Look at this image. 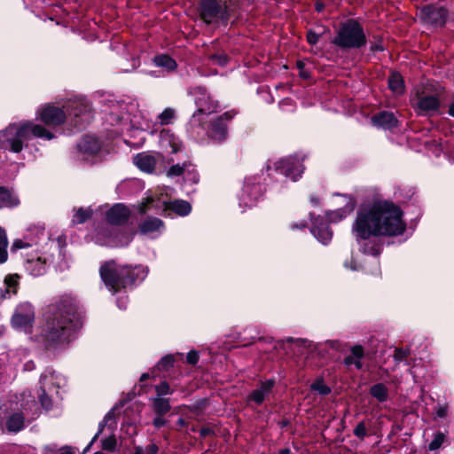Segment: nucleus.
<instances>
[{
    "instance_id": "1",
    "label": "nucleus",
    "mask_w": 454,
    "mask_h": 454,
    "mask_svg": "<svg viewBox=\"0 0 454 454\" xmlns=\"http://www.w3.org/2000/svg\"><path fill=\"white\" fill-rule=\"evenodd\" d=\"M400 206L391 200H378L364 205L356 212L352 226L360 251L378 257L383 250L381 237H396L404 233L406 223Z\"/></svg>"
},
{
    "instance_id": "23",
    "label": "nucleus",
    "mask_w": 454,
    "mask_h": 454,
    "mask_svg": "<svg viewBox=\"0 0 454 454\" xmlns=\"http://www.w3.org/2000/svg\"><path fill=\"white\" fill-rule=\"evenodd\" d=\"M5 427L9 433L17 434L20 432L26 427L24 414L21 411L12 413L7 418Z\"/></svg>"
},
{
    "instance_id": "27",
    "label": "nucleus",
    "mask_w": 454,
    "mask_h": 454,
    "mask_svg": "<svg viewBox=\"0 0 454 454\" xmlns=\"http://www.w3.org/2000/svg\"><path fill=\"white\" fill-rule=\"evenodd\" d=\"M135 233L134 231L116 230L112 247H127L133 239Z\"/></svg>"
},
{
    "instance_id": "6",
    "label": "nucleus",
    "mask_w": 454,
    "mask_h": 454,
    "mask_svg": "<svg viewBox=\"0 0 454 454\" xmlns=\"http://www.w3.org/2000/svg\"><path fill=\"white\" fill-rule=\"evenodd\" d=\"M197 12L206 25L227 27L232 11L227 0H199Z\"/></svg>"
},
{
    "instance_id": "29",
    "label": "nucleus",
    "mask_w": 454,
    "mask_h": 454,
    "mask_svg": "<svg viewBox=\"0 0 454 454\" xmlns=\"http://www.w3.org/2000/svg\"><path fill=\"white\" fill-rule=\"evenodd\" d=\"M152 408L156 415L164 416L171 410V405L168 398L166 397H153Z\"/></svg>"
},
{
    "instance_id": "15",
    "label": "nucleus",
    "mask_w": 454,
    "mask_h": 454,
    "mask_svg": "<svg viewBox=\"0 0 454 454\" xmlns=\"http://www.w3.org/2000/svg\"><path fill=\"white\" fill-rule=\"evenodd\" d=\"M195 104L198 107L197 112L200 114L213 113L217 108V103L214 101L204 86H196L194 89Z\"/></svg>"
},
{
    "instance_id": "32",
    "label": "nucleus",
    "mask_w": 454,
    "mask_h": 454,
    "mask_svg": "<svg viewBox=\"0 0 454 454\" xmlns=\"http://www.w3.org/2000/svg\"><path fill=\"white\" fill-rule=\"evenodd\" d=\"M369 393L380 403H384L388 399V389L386 385L381 382L372 385L370 387Z\"/></svg>"
},
{
    "instance_id": "10",
    "label": "nucleus",
    "mask_w": 454,
    "mask_h": 454,
    "mask_svg": "<svg viewBox=\"0 0 454 454\" xmlns=\"http://www.w3.org/2000/svg\"><path fill=\"white\" fill-rule=\"evenodd\" d=\"M411 106L418 116L430 117L434 114H442V104L437 93L429 94L418 91L416 99Z\"/></svg>"
},
{
    "instance_id": "28",
    "label": "nucleus",
    "mask_w": 454,
    "mask_h": 454,
    "mask_svg": "<svg viewBox=\"0 0 454 454\" xmlns=\"http://www.w3.org/2000/svg\"><path fill=\"white\" fill-rule=\"evenodd\" d=\"M20 204L18 197L5 186H0V208L15 207Z\"/></svg>"
},
{
    "instance_id": "33",
    "label": "nucleus",
    "mask_w": 454,
    "mask_h": 454,
    "mask_svg": "<svg viewBox=\"0 0 454 454\" xmlns=\"http://www.w3.org/2000/svg\"><path fill=\"white\" fill-rule=\"evenodd\" d=\"M8 238L6 231L0 226V264H3L8 260Z\"/></svg>"
},
{
    "instance_id": "40",
    "label": "nucleus",
    "mask_w": 454,
    "mask_h": 454,
    "mask_svg": "<svg viewBox=\"0 0 454 454\" xmlns=\"http://www.w3.org/2000/svg\"><path fill=\"white\" fill-rule=\"evenodd\" d=\"M102 450L109 452H114L117 450V440L114 434L101 440Z\"/></svg>"
},
{
    "instance_id": "48",
    "label": "nucleus",
    "mask_w": 454,
    "mask_h": 454,
    "mask_svg": "<svg viewBox=\"0 0 454 454\" xmlns=\"http://www.w3.org/2000/svg\"><path fill=\"white\" fill-rule=\"evenodd\" d=\"M411 354V351L409 348H396L395 349L394 353V359L396 362H402L405 358H407Z\"/></svg>"
},
{
    "instance_id": "61",
    "label": "nucleus",
    "mask_w": 454,
    "mask_h": 454,
    "mask_svg": "<svg viewBox=\"0 0 454 454\" xmlns=\"http://www.w3.org/2000/svg\"><path fill=\"white\" fill-rule=\"evenodd\" d=\"M286 341V342H294V341L305 342L306 340H301V339H294L293 337H288L286 340H278L277 341V345L278 346H275V348H278V347L280 348H283Z\"/></svg>"
},
{
    "instance_id": "44",
    "label": "nucleus",
    "mask_w": 454,
    "mask_h": 454,
    "mask_svg": "<svg viewBox=\"0 0 454 454\" xmlns=\"http://www.w3.org/2000/svg\"><path fill=\"white\" fill-rule=\"evenodd\" d=\"M444 439V434L438 432L435 434L434 439L429 442L428 450L431 451L438 450L442 445Z\"/></svg>"
},
{
    "instance_id": "20",
    "label": "nucleus",
    "mask_w": 454,
    "mask_h": 454,
    "mask_svg": "<svg viewBox=\"0 0 454 454\" xmlns=\"http://www.w3.org/2000/svg\"><path fill=\"white\" fill-rule=\"evenodd\" d=\"M76 148L82 154L93 156L101 150V144L96 137L87 135L77 143Z\"/></svg>"
},
{
    "instance_id": "57",
    "label": "nucleus",
    "mask_w": 454,
    "mask_h": 454,
    "mask_svg": "<svg viewBox=\"0 0 454 454\" xmlns=\"http://www.w3.org/2000/svg\"><path fill=\"white\" fill-rule=\"evenodd\" d=\"M200 435L202 438H206L207 436H215V430L209 427H203L200 429Z\"/></svg>"
},
{
    "instance_id": "52",
    "label": "nucleus",
    "mask_w": 454,
    "mask_h": 454,
    "mask_svg": "<svg viewBox=\"0 0 454 454\" xmlns=\"http://www.w3.org/2000/svg\"><path fill=\"white\" fill-rule=\"evenodd\" d=\"M159 447L155 443H151L146 446L145 451L144 452L141 448L136 450L135 454H157Z\"/></svg>"
},
{
    "instance_id": "18",
    "label": "nucleus",
    "mask_w": 454,
    "mask_h": 454,
    "mask_svg": "<svg viewBox=\"0 0 454 454\" xmlns=\"http://www.w3.org/2000/svg\"><path fill=\"white\" fill-rule=\"evenodd\" d=\"M207 137L216 143H223L228 137V125L221 119L215 118L209 121Z\"/></svg>"
},
{
    "instance_id": "3",
    "label": "nucleus",
    "mask_w": 454,
    "mask_h": 454,
    "mask_svg": "<svg viewBox=\"0 0 454 454\" xmlns=\"http://www.w3.org/2000/svg\"><path fill=\"white\" fill-rule=\"evenodd\" d=\"M142 264H119L115 260L104 262L99 268L101 280L112 294H117L139 285L148 274Z\"/></svg>"
},
{
    "instance_id": "55",
    "label": "nucleus",
    "mask_w": 454,
    "mask_h": 454,
    "mask_svg": "<svg viewBox=\"0 0 454 454\" xmlns=\"http://www.w3.org/2000/svg\"><path fill=\"white\" fill-rule=\"evenodd\" d=\"M169 145L171 148V153H177L178 152H182L184 148L183 143L176 141L174 137L169 140Z\"/></svg>"
},
{
    "instance_id": "8",
    "label": "nucleus",
    "mask_w": 454,
    "mask_h": 454,
    "mask_svg": "<svg viewBox=\"0 0 454 454\" xmlns=\"http://www.w3.org/2000/svg\"><path fill=\"white\" fill-rule=\"evenodd\" d=\"M160 204V199H154L153 197H147L138 207V212L141 215H145L150 208H160L162 207L163 215H168V212H174L180 216H186L192 212V205L184 200H175L173 201H163Z\"/></svg>"
},
{
    "instance_id": "46",
    "label": "nucleus",
    "mask_w": 454,
    "mask_h": 454,
    "mask_svg": "<svg viewBox=\"0 0 454 454\" xmlns=\"http://www.w3.org/2000/svg\"><path fill=\"white\" fill-rule=\"evenodd\" d=\"M175 117V111L172 108L167 107L163 110V112L159 115V119L160 123L163 125H168L171 122V120Z\"/></svg>"
},
{
    "instance_id": "31",
    "label": "nucleus",
    "mask_w": 454,
    "mask_h": 454,
    "mask_svg": "<svg viewBox=\"0 0 454 454\" xmlns=\"http://www.w3.org/2000/svg\"><path fill=\"white\" fill-rule=\"evenodd\" d=\"M153 63L157 67H164L170 72L177 68L176 61L168 54H158L154 56Z\"/></svg>"
},
{
    "instance_id": "37",
    "label": "nucleus",
    "mask_w": 454,
    "mask_h": 454,
    "mask_svg": "<svg viewBox=\"0 0 454 454\" xmlns=\"http://www.w3.org/2000/svg\"><path fill=\"white\" fill-rule=\"evenodd\" d=\"M135 395L134 393H129L128 395V398L127 399H121L119 401V403L114 406L113 407L104 417V419H106L107 422L111 421V420H114V426L116 425V420H115V415H114V411L120 407H123L125 405V403L129 401L133 396Z\"/></svg>"
},
{
    "instance_id": "22",
    "label": "nucleus",
    "mask_w": 454,
    "mask_h": 454,
    "mask_svg": "<svg viewBox=\"0 0 454 454\" xmlns=\"http://www.w3.org/2000/svg\"><path fill=\"white\" fill-rule=\"evenodd\" d=\"M134 164L143 172L153 173L157 160L155 157L146 153H138L134 157Z\"/></svg>"
},
{
    "instance_id": "19",
    "label": "nucleus",
    "mask_w": 454,
    "mask_h": 454,
    "mask_svg": "<svg viewBox=\"0 0 454 454\" xmlns=\"http://www.w3.org/2000/svg\"><path fill=\"white\" fill-rule=\"evenodd\" d=\"M347 199L346 204L335 210L326 212V220L330 223H338L346 218L351 212L354 211L356 201L352 196H345Z\"/></svg>"
},
{
    "instance_id": "12",
    "label": "nucleus",
    "mask_w": 454,
    "mask_h": 454,
    "mask_svg": "<svg viewBox=\"0 0 454 454\" xmlns=\"http://www.w3.org/2000/svg\"><path fill=\"white\" fill-rule=\"evenodd\" d=\"M35 319L34 306L28 301L20 302L11 317V325L15 330L28 333L34 325Z\"/></svg>"
},
{
    "instance_id": "25",
    "label": "nucleus",
    "mask_w": 454,
    "mask_h": 454,
    "mask_svg": "<svg viewBox=\"0 0 454 454\" xmlns=\"http://www.w3.org/2000/svg\"><path fill=\"white\" fill-rule=\"evenodd\" d=\"M164 222L158 217H148L139 224V231L141 234H149L164 229Z\"/></svg>"
},
{
    "instance_id": "36",
    "label": "nucleus",
    "mask_w": 454,
    "mask_h": 454,
    "mask_svg": "<svg viewBox=\"0 0 454 454\" xmlns=\"http://www.w3.org/2000/svg\"><path fill=\"white\" fill-rule=\"evenodd\" d=\"M191 165H192V163L190 160L184 161L182 165L181 164L172 165L168 168V170L167 172V176H170V177L180 176L184 173L185 169L188 167H190Z\"/></svg>"
},
{
    "instance_id": "49",
    "label": "nucleus",
    "mask_w": 454,
    "mask_h": 454,
    "mask_svg": "<svg viewBox=\"0 0 454 454\" xmlns=\"http://www.w3.org/2000/svg\"><path fill=\"white\" fill-rule=\"evenodd\" d=\"M321 34H317L312 29H309L307 31L306 40L310 45H316L318 43Z\"/></svg>"
},
{
    "instance_id": "51",
    "label": "nucleus",
    "mask_w": 454,
    "mask_h": 454,
    "mask_svg": "<svg viewBox=\"0 0 454 454\" xmlns=\"http://www.w3.org/2000/svg\"><path fill=\"white\" fill-rule=\"evenodd\" d=\"M200 359V354L196 350H191L186 355V363L191 365H195L198 364Z\"/></svg>"
},
{
    "instance_id": "42",
    "label": "nucleus",
    "mask_w": 454,
    "mask_h": 454,
    "mask_svg": "<svg viewBox=\"0 0 454 454\" xmlns=\"http://www.w3.org/2000/svg\"><path fill=\"white\" fill-rule=\"evenodd\" d=\"M42 393L39 395V402L41 406L47 411H51L53 406L52 399L47 395L45 389L41 387Z\"/></svg>"
},
{
    "instance_id": "9",
    "label": "nucleus",
    "mask_w": 454,
    "mask_h": 454,
    "mask_svg": "<svg viewBox=\"0 0 454 454\" xmlns=\"http://www.w3.org/2000/svg\"><path fill=\"white\" fill-rule=\"evenodd\" d=\"M449 14L447 7L438 3H432L423 5L418 16L423 25L433 28H442L447 23Z\"/></svg>"
},
{
    "instance_id": "64",
    "label": "nucleus",
    "mask_w": 454,
    "mask_h": 454,
    "mask_svg": "<svg viewBox=\"0 0 454 454\" xmlns=\"http://www.w3.org/2000/svg\"><path fill=\"white\" fill-rule=\"evenodd\" d=\"M308 227V223L305 221V220H302L299 223H292L290 225V229L292 231H295V230H304L305 228Z\"/></svg>"
},
{
    "instance_id": "16",
    "label": "nucleus",
    "mask_w": 454,
    "mask_h": 454,
    "mask_svg": "<svg viewBox=\"0 0 454 454\" xmlns=\"http://www.w3.org/2000/svg\"><path fill=\"white\" fill-rule=\"evenodd\" d=\"M106 217L111 225L122 226L129 221L130 210L124 204L116 203L107 210Z\"/></svg>"
},
{
    "instance_id": "21",
    "label": "nucleus",
    "mask_w": 454,
    "mask_h": 454,
    "mask_svg": "<svg viewBox=\"0 0 454 454\" xmlns=\"http://www.w3.org/2000/svg\"><path fill=\"white\" fill-rule=\"evenodd\" d=\"M20 278L21 277L18 273L7 274L4 277V289L1 292V299H7L18 294Z\"/></svg>"
},
{
    "instance_id": "4",
    "label": "nucleus",
    "mask_w": 454,
    "mask_h": 454,
    "mask_svg": "<svg viewBox=\"0 0 454 454\" xmlns=\"http://www.w3.org/2000/svg\"><path fill=\"white\" fill-rule=\"evenodd\" d=\"M32 137L51 140L54 134L40 124L32 121L23 123H11L4 129L0 130V148L19 153L23 150L24 141Z\"/></svg>"
},
{
    "instance_id": "35",
    "label": "nucleus",
    "mask_w": 454,
    "mask_h": 454,
    "mask_svg": "<svg viewBox=\"0 0 454 454\" xmlns=\"http://www.w3.org/2000/svg\"><path fill=\"white\" fill-rule=\"evenodd\" d=\"M175 362V356L172 354H168L159 360L154 367V370L159 372H168L170 368L174 367Z\"/></svg>"
},
{
    "instance_id": "58",
    "label": "nucleus",
    "mask_w": 454,
    "mask_h": 454,
    "mask_svg": "<svg viewBox=\"0 0 454 454\" xmlns=\"http://www.w3.org/2000/svg\"><path fill=\"white\" fill-rule=\"evenodd\" d=\"M234 115H235L234 111H227V112L223 113V114L218 115L216 118L221 119L222 121H223L227 124V122L231 121L233 119Z\"/></svg>"
},
{
    "instance_id": "5",
    "label": "nucleus",
    "mask_w": 454,
    "mask_h": 454,
    "mask_svg": "<svg viewBox=\"0 0 454 454\" xmlns=\"http://www.w3.org/2000/svg\"><path fill=\"white\" fill-rule=\"evenodd\" d=\"M367 36L364 27L356 19H348L340 22L336 35L331 43L340 50H357L367 44Z\"/></svg>"
},
{
    "instance_id": "38",
    "label": "nucleus",
    "mask_w": 454,
    "mask_h": 454,
    "mask_svg": "<svg viewBox=\"0 0 454 454\" xmlns=\"http://www.w3.org/2000/svg\"><path fill=\"white\" fill-rule=\"evenodd\" d=\"M154 390L156 392V397H165V395H172L174 392L167 380H161L158 385H155Z\"/></svg>"
},
{
    "instance_id": "14",
    "label": "nucleus",
    "mask_w": 454,
    "mask_h": 454,
    "mask_svg": "<svg viewBox=\"0 0 454 454\" xmlns=\"http://www.w3.org/2000/svg\"><path fill=\"white\" fill-rule=\"evenodd\" d=\"M39 120L47 126H60L67 121L64 109L52 105H45L39 111Z\"/></svg>"
},
{
    "instance_id": "30",
    "label": "nucleus",
    "mask_w": 454,
    "mask_h": 454,
    "mask_svg": "<svg viewBox=\"0 0 454 454\" xmlns=\"http://www.w3.org/2000/svg\"><path fill=\"white\" fill-rule=\"evenodd\" d=\"M243 191L248 197H250L251 200L254 201L262 197L264 192V189L262 184L250 180L246 182Z\"/></svg>"
},
{
    "instance_id": "54",
    "label": "nucleus",
    "mask_w": 454,
    "mask_h": 454,
    "mask_svg": "<svg viewBox=\"0 0 454 454\" xmlns=\"http://www.w3.org/2000/svg\"><path fill=\"white\" fill-rule=\"evenodd\" d=\"M168 423V421L163 418V416H160V415H157L153 419V426L156 428V429H160L165 426H167Z\"/></svg>"
},
{
    "instance_id": "2",
    "label": "nucleus",
    "mask_w": 454,
    "mask_h": 454,
    "mask_svg": "<svg viewBox=\"0 0 454 454\" xmlns=\"http://www.w3.org/2000/svg\"><path fill=\"white\" fill-rule=\"evenodd\" d=\"M84 317L74 298L61 295L43 309V325L34 340L46 352H61L76 339Z\"/></svg>"
},
{
    "instance_id": "56",
    "label": "nucleus",
    "mask_w": 454,
    "mask_h": 454,
    "mask_svg": "<svg viewBox=\"0 0 454 454\" xmlns=\"http://www.w3.org/2000/svg\"><path fill=\"white\" fill-rule=\"evenodd\" d=\"M296 67L300 72V77L302 79H309L310 77V74L308 71L305 70V64L301 60H298L296 62Z\"/></svg>"
},
{
    "instance_id": "62",
    "label": "nucleus",
    "mask_w": 454,
    "mask_h": 454,
    "mask_svg": "<svg viewBox=\"0 0 454 454\" xmlns=\"http://www.w3.org/2000/svg\"><path fill=\"white\" fill-rule=\"evenodd\" d=\"M385 47L381 43L380 40L379 42H372L371 43L370 46V51L372 53H375L377 51H384Z\"/></svg>"
},
{
    "instance_id": "45",
    "label": "nucleus",
    "mask_w": 454,
    "mask_h": 454,
    "mask_svg": "<svg viewBox=\"0 0 454 454\" xmlns=\"http://www.w3.org/2000/svg\"><path fill=\"white\" fill-rule=\"evenodd\" d=\"M311 388L315 391H317L321 395H328L332 392L331 387L324 384L322 380L315 381L311 385Z\"/></svg>"
},
{
    "instance_id": "59",
    "label": "nucleus",
    "mask_w": 454,
    "mask_h": 454,
    "mask_svg": "<svg viewBox=\"0 0 454 454\" xmlns=\"http://www.w3.org/2000/svg\"><path fill=\"white\" fill-rule=\"evenodd\" d=\"M107 421L106 419H103L98 424V430L97 434L93 436V438L90 441V444H93L98 438V436L102 434L104 428L106 427Z\"/></svg>"
},
{
    "instance_id": "53",
    "label": "nucleus",
    "mask_w": 454,
    "mask_h": 454,
    "mask_svg": "<svg viewBox=\"0 0 454 454\" xmlns=\"http://www.w3.org/2000/svg\"><path fill=\"white\" fill-rule=\"evenodd\" d=\"M343 363L345 365L347 366H349L351 364H354L356 366V369L358 370H361L362 367H363V364L361 361H358L356 360L352 355H348L347 356L344 360H343Z\"/></svg>"
},
{
    "instance_id": "60",
    "label": "nucleus",
    "mask_w": 454,
    "mask_h": 454,
    "mask_svg": "<svg viewBox=\"0 0 454 454\" xmlns=\"http://www.w3.org/2000/svg\"><path fill=\"white\" fill-rule=\"evenodd\" d=\"M29 245L27 243L23 242L21 239H16L12 245L11 251L16 252L17 250L27 247Z\"/></svg>"
},
{
    "instance_id": "13",
    "label": "nucleus",
    "mask_w": 454,
    "mask_h": 454,
    "mask_svg": "<svg viewBox=\"0 0 454 454\" xmlns=\"http://www.w3.org/2000/svg\"><path fill=\"white\" fill-rule=\"evenodd\" d=\"M309 216L311 221L310 232L319 242L327 245L333 238V231L329 225L330 222L321 215H316L312 212L309 214Z\"/></svg>"
},
{
    "instance_id": "39",
    "label": "nucleus",
    "mask_w": 454,
    "mask_h": 454,
    "mask_svg": "<svg viewBox=\"0 0 454 454\" xmlns=\"http://www.w3.org/2000/svg\"><path fill=\"white\" fill-rule=\"evenodd\" d=\"M276 386L275 379H269L264 381L259 382V387L256 388L262 392L266 397L273 392Z\"/></svg>"
},
{
    "instance_id": "63",
    "label": "nucleus",
    "mask_w": 454,
    "mask_h": 454,
    "mask_svg": "<svg viewBox=\"0 0 454 454\" xmlns=\"http://www.w3.org/2000/svg\"><path fill=\"white\" fill-rule=\"evenodd\" d=\"M435 414L438 418L444 419L448 414V407L446 405H438Z\"/></svg>"
},
{
    "instance_id": "41",
    "label": "nucleus",
    "mask_w": 454,
    "mask_h": 454,
    "mask_svg": "<svg viewBox=\"0 0 454 454\" xmlns=\"http://www.w3.org/2000/svg\"><path fill=\"white\" fill-rule=\"evenodd\" d=\"M266 398L267 397L262 392L255 388L247 395V402L248 403H254L257 406H260L264 403Z\"/></svg>"
},
{
    "instance_id": "50",
    "label": "nucleus",
    "mask_w": 454,
    "mask_h": 454,
    "mask_svg": "<svg viewBox=\"0 0 454 454\" xmlns=\"http://www.w3.org/2000/svg\"><path fill=\"white\" fill-rule=\"evenodd\" d=\"M352 355L356 360L360 361L364 356V350L362 345H355L350 349Z\"/></svg>"
},
{
    "instance_id": "24",
    "label": "nucleus",
    "mask_w": 454,
    "mask_h": 454,
    "mask_svg": "<svg viewBox=\"0 0 454 454\" xmlns=\"http://www.w3.org/2000/svg\"><path fill=\"white\" fill-rule=\"evenodd\" d=\"M25 268L35 277L42 276L46 272V260L42 257L27 259Z\"/></svg>"
},
{
    "instance_id": "47",
    "label": "nucleus",
    "mask_w": 454,
    "mask_h": 454,
    "mask_svg": "<svg viewBox=\"0 0 454 454\" xmlns=\"http://www.w3.org/2000/svg\"><path fill=\"white\" fill-rule=\"evenodd\" d=\"M353 434L363 440L367 435V429L364 421H360L354 428Z\"/></svg>"
},
{
    "instance_id": "7",
    "label": "nucleus",
    "mask_w": 454,
    "mask_h": 454,
    "mask_svg": "<svg viewBox=\"0 0 454 454\" xmlns=\"http://www.w3.org/2000/svg\"><path fill=\"white\" fill-rule=\"evenodd\" d=\"M67 121L76 131L84 129L92 119L91 106L86 100H75L65 106Z\"/></svg>"
},
{
    "instance_id": "17",
    "label": "nucleus",
    "mask_w": 454,
    "mask_h": 454,
    "mask_svg": "<svg viewBox=\"0 0 454 454\" xmlns=\"http://www.w3.org/2000/svg\"><path fill=\"white\" fill-rule=\"evenodd\" d=\"M372 126L384 130H391L398 127L399 121L393 112L387 110L374 114L371 118Z\"/></svg>"
},
{
    "instance_id": "43",
    "label": "nucleus",
    "mask_w": 454,
    "mask_h": 454,
    "mask_svg": "<svg viewBox=\"0 0 454 454\" xmlns=\"http://www.w3.org/2000/svg\"><path fill=\"white\" fill-rule=\"evenodd\" d=\"M209 59L221 67H225L230 62V57L225 53H214L210 55Z\"/></svg>"
},
{
    "instance_id": "26",
    "label": "nucleus",
    "mask_w": 454,
    "mask_h": 454,
    "mask_svg": "<svg viewBox=\"0 0 454 454\" xmlns=\"http://www.w3.org/2000/svg\"><path fill=\"white\" fill-rule=\"evenodd\" d=\"M388 89L396 94H403L404 92L405 84L403 75L398 71H391L387 78Z\"/></svg>"
},
{
    "instance_id": "34",
    "label": "nucleus",
    "mask_w": 454,
    "mask_h": 454,
    "mask_svg": "<svg viewBox=\"0 0 454 454\" xmlns=\"http://www.w3.org/2000/svg\"><path fill=\"white\" fill-rule=\"evenodd\" d=\"M92 215L93 211L90 207H79L74 215L72 222L74 224L84 223L92 217Z\"/></svg>"
},
{
    "instance_id": "11",
    "label": "nucleus",
    "mask_w": 454,
    "mask_h": 454,
    "mask_svg": "<svg viewBox=\"0 0 454 454\" xmlns=\"http://www.w3.org/2000/svg\"><path fill=\"white\" fill-rule=\"evenodd\" d=\"M303 160V158H300L297 155L285 157L274 163L273 170L291 181L296 182L301 177L304 172L305 167Z\"/></svg>"
}]
</instances>
